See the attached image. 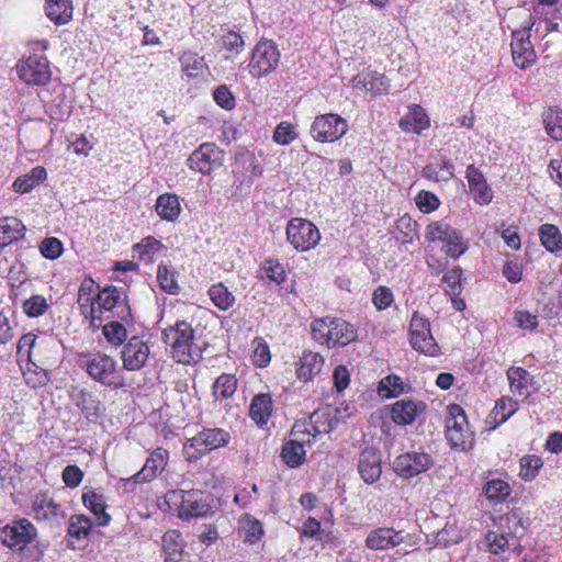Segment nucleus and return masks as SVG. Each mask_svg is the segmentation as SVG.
I'll list each match as a JSON object with an SVG mask.
<instances>
[{
    "mask_svg": "<svg viewBox=\"0 0 562 562\" xmlns=\"http://www.w3.org/2000/svg\"><path fill=\"white\" fill-rule=\"evenodd\" d=\"M16 71L22 81L34 86L46 85L52 77L48 60L43 55H32L20 60Z\"/></svg>",
    "mask_w": 562,
    "mask_h": 562,
    "instance_id": "dca6fc26",
    "label": "nucleus"
},
{
    "mask_svg": "<svg viewBox=\"0 0 562 562\" xmlns=\"http://www.w3.org/2000/svg\"><path fill=\"white\" fill-rule=\"evenodd\" d=\"M462 540V531L456 525L447 522L446 526L439 530L435 536V544L449 547L456 544Z\"/></svg>",
    "mask_w": 562,
    "mask_h": 562,
    "instance_id": "5fc2aeb1",
    "label": "nucleus"
},
{
    "mask_svg": "<svg viewBox=\"0 0 562 562\" xmlns=\"http://www.w3.org/2000/svg\"><path fill=\"white\" fill-rule=\"evenodd\" d=\"M417 223L408 215L400 217L393 231V235L402 244H411L417 237Z\"/></svg>",
    "mask_w": 562,
    "mask_h": 562,
    "instance_id": "c03bdc74",
    "label": "nucleus"
},
{
    "mask_svg": "<svg viewBox=\"0 0 562 562\" xmlns=\"http://www.w3.org/2000/svg\"><path fill=\"white\" fill-rule=\"evenodd\" d=\"M423 407L422 403L411 400L396 401L391 408V418L397 425H409L415 422Z\"/></svg>",
    "mask_w": 562,
    "mask_h": 562,
    "instance_id": "bb28decb",
    "label": "nucleus"
},
{
    "mask_svg": "<svg viewBox=\"0 0 562 562\" xmlns=\"http://www.w3.org/2000/svg\"><path fill=\"white\" fill-rule=\"evenodd\" d=\"M403 391L404 385L400 376L389 375L380 381L379 393L383 397H397Z\"/></svg>",
    "mask_w": 562,
    "mask_h": 562,
    "instance_id": "680f3d73",
    "label": "nucleus"
},
{
    "mask_svg": "<svg viewBox=\"0 0 562 562\" xmlns=\"http://www.w3.org/2000/svg\"><path fill=\"white\" fill-rule=\"evenodd\" d=\"M529 27L513 32L512 35V56L515 65L520 69H527L535 64L537 55L533 46L530 42V29Z\"/></svg>",
    "mask_w": 562,
    "mask_h": 562,
    "instance_id": "a211bd4d",
    "label": "nucleus"
},
{
    "mask_svg": "<svg viewBox=\"0 0 562 562\" xmlns=\"http://www.w3.org/2000/svg\"><path fill=\"white\" fill-rule=\"evenodd\" d=\"M507 379L513 393L525 397L529 395L532 378L527 370L520 367H512L507 371Z\"/></svg>",
    "mask_w": 562,
    "mask_h": 562,
    "instance_id": "a19ab883",
    "label": "nucleus"
},
{
    "mask_svg": "<svg viewBox=\"0 0 562 562\" xmlns=\"http://www.w3.org/2000/svg\"><path fill=\"white\" fill-rule=\"evenodd\" d=\"M212 389L215 400L229 398L237 390V379L234 374L223 373L214 381Z\"/></svg>",
    "mask_w": 562,
    "mask_h": 562,
    "instance_id": "49530a36",
    "label": "nucleus"
},
{
    "mask_svg": "<svg viewBox=\"0 0 562 562\" xmlns=\"http://www.w3.org/2000/svg\"><path fill=\"white\" fill-rule=\"evenodd\" d=\"M358 471L362 480L372 484L376 482L382 474L381 458L373 449H366L360 453Z\"/></svg>",
    "mask_w": 562,
    "mask_h": 562,
    "instance_id": "b1692460",
    "label": "nucleus"
},
{
    "mask_svg": "<svg viewBox=\"0 0 562 562\" xmlns=\"http://www.w3.org/2000/svg\"><path fill=\"white\" fill-rule=\"evenodd\" d=\"M304 443L311 445L312 440L310 438L305 440L304 436H297L284 443L281 456L290 468H297L304 462L306 454Z\"/></svg>",
    "mask_w": 562,
    "mask_h": 562,
    "instance_id": "c756f323",
    "label": "nucleus"
},
{
    "mask_svg": "<svg viewBox=\"0 0 562 562\" xmlns=\"http://www.w3.org/2000/svg\"><path fill=\"white\" fill-rule=\"evenodd\" d=\"M461 276L460 268H453L447 271L442 277V283L447 292L450 294H459L461 291Z\"/></svg>",
    "mask_w": 562,
    "mask_h": 562,
    "instance_id": "774afa93",
    "label": "nucleus"
},
{
    "mask_svg": "<svg viewBox=\"0 0 562 562\" xmlns=\"http://www.w3.org/2000/svg\"><path fill=\"white\" fill-rule=\"evenodd\" d=\"M542 465L543 462L540 457L536 454L525 456L520 459L519 476L526 482H531L537 477Z\"/></svg>",
    "mask_w": 562,
    "mask_h": 562,
    "instance_id": "603ef678",
    "label": "nucleus"
},
{
    "mask_svg": "<svg viewBox=\"0 0 562 562\" xmlns=\"http://www.w3.org/2000/svg\"><path fill=\"white\" fill-rule=\"evenodd\" d=\"M272 412L273 401L269 393H259L252 397L249 416L258 426L267 425Z\"/></svg>",
    "mask_w": 562,
    "mask_h": 562,
    "instance_id": "cd10ccee",
    "label": "nucleus"
},
{
    "mask_svg": "<svg viewBox=\"0 0 562 562\" xmlns=\"http://www.w3.org/2000/svg\"><path fill=\"white\" fill-rule=\"evenodd\" d=\"M155 211L164 221H177L182 212L179 196L175 193L160 194L156 200Z\"/></svg>",
    "mask_w": 562,
    "mask_h": 562,
    "instance_id": "c85d7f7f",
    "label": "nucleus"
},
{
    "mask_svg": "<svg viewBox=\"0 0 562 562\" xmlns=\"http://www.w3.org/2000/svg\"><path fill=\"white\" fill-rule=\"evenodd\" d=\"M171 356L180 363H195L201 359V349L195 344L194 329L186 321H177L162 333Z\"/></svg>",
    "mask_w": 562,
    "mask_h": 562,
    "instance_id": "7ed1b4c3",
    "label": "nucleus"
},
{
    "mask_svg": "<svg viewBox=\"0 0 562 562\" xmlns=\"http://www.w3.org/2000/svg\"><path fill=\"white\" fill-rule=\"evenodd\" d=\"M133 325L131 322L121 319L111 321L102 326V333L105 340L113 347H119L124 344L128 336V327Z\"/></svg>",
    "mask_w": 562,
    "mask_h": 562,
    "instance_id": "e433bc0d",
    "label": "nucleus"
},
{
    "mask_svg": "<svg viewBox=\"0 0 562 562\" xmlns=\"http://www.w3.org/2000/svg\"><path fill=\"white\" fill-rule=\"evenodd\" d=\"M297 137L294 126L289 122H281L273 133V140L279 145H289Z\"/></svg>",
    "mask_w": 562,
    "mask_h": 562,
    "instance_id": "69168bd1",
    "label": "nucleus"
},
{
    "mask_svg": "<svg viewBox=\"0 0 562 562\" xmlns=\"http://www.w3.org/2000/svg\"><path fill=\"white\" fill-rule=\"evenodd\" d=\"M261 271L265 278L276 282L277 284L282 283L285 280V270L283 266L274 259L269 258L265 260Z\"/></svg>",
    "mask_w": 562,
    "mask_h": 562,
    "instance_id": "0e129e2a",
    "label": "nucleus"
},
{
    "mask_svg": "<svg viewBox=\"0 0 562 562\" xmlns=\"http://www.w3.org/2000/svg\"><path fill=\"white\" fill-rule=\"evenodd\" d=\"M78 304L85 317H89L93 327H99L104 314L124 322L132 321L127 295L123 289L114 285L101 288L91 278H86L78 291Z\"/></svg>",
    "mask_w": 562,
    "mask_h": 562,
    "instance_id": "f257e3e1",
    "label": "nucleus"
},
{
    "mask_svg": "<svg viewBox=\"0 0 562 562\" xmlns=\"http://www.w3.org/2000/svg\"><path fill=\"white\" fill-rule=\"evenodd\" d=\"M286 240L295 250L304 252L318 245L321 233L311 221L295 217L286 225Z\"/></svg>",
    "mask_w": 562,
    "mask_h": 562,
    "instance_id": "ddd939ff",
    "label": "nucleus"
},
{
    "mask_svg": "<svg viewBox=\"0 0 562 562\" xmlns=\"http://www.w3.org/2000/svg\"><path fill=\"white\" fill-rule=\"evenodd\" d=\"M349 125L338 114L328 113L314 119L310 133L312 137L321 143H333L347 134Z\"/></svg>",
    "mask_w": 562,
    "mask_h": 562,
    "instance_id": "4468645a",
    "label": "nucleus"
},
{
    "mask_svg": "<svg viewBox=\"0 0 562 562\" xmlns=\"http://www.w3.org/2000/svg\"><path fill=\"white\" fill-rule=\"evenodd\" d=\"M150 349L144 340L137 336L128 339L121 352L124 369L128 371L140 370L147 362Z\"/></svg>",
    "mask_w": 562,
    "mask_h": 562,
    "instance_id": "412c9836",
    "label": "nucleus"
},
{
    "mask_svg": "<svg viewBox=\"0 0 562 562\" xmlns=\"http://www.w3.org/2000/svg\"><path fill=\"white\" fill-rule=\"evenodd\" d=\"M207 295L214 306L223 312L228 311L236 302L233 292L222 282L211 285Z\"/></svg>",
    "mask_w": 562,
    "mask_h": 562,
    "instance_id": "79ce46f5",
    "label": "nucleus"
},
{
    "mask_svg": "<svg viewBox=\"0 0 562 562\" xmlns=\"http://www.w3.org/2000/svg\"><path fill=\"white\" fill-rule=\"evenodd\" d=\"M446 417V438L453 448L465 450L471 447L473 434L470 430L467 415L460 405L448 406Z\"/></svg>",
    "mask_w": 562,
    "mask_h": 562,
    "instance_id": "9b49d317",
    "label": "nucleus"
},
{
    "mask_svg": "<svg viewBox=\"0 0 562 562\" xmlns=\"http://www.w3.org/2000/svg\"><path fill=\"white\" fill-rule=\"evenodd\" d=\"M32 513L37 520L53 521L59 516V506L47 494H36L32 501Z\"/></svg>",
    "mask_w": 562,
    "mask_h": 562,
    "instance_id": "7c9ffc66",
    "label": "nucleus"
},
{
    "mask_svg": "<svg viewBox=\"0 0 562 562\" xmlns=\"http://www.w3.org/2000/svg\"><path fill=\"white\" fill-rule=\"evenodd\" d=\"M46 178V169L43 166H36L32 168L27 173L18 177L12 183V189L16 193H29L34 188L43 183Z\"/></svg>",
    "mask_w": 562,
    "mask_h": 562,
    "instance_id": "f704fd0d",
    "label": "nucleus"
},
{
    "mask_svg": "<svg viewBox=\"0 0 562 562\" xmlns=\"http://www.w3.org/2000/svg\"><path fill=\"white\" fill-rule=\"evenodd\" d=\"M166 247L153 236L143 238L133 247V256L145 262H153Z\"/></svg>",
    "mask_w": 562,
    "mask_h": 562,
    "instance_id": "c9c22d12",
    "label": "nucleus"
},
{
    "mask_svg": "<svg viewBox=\"0 0 562 562\" xmlns=\"http://www.w3.org/2000/svg\"><path fill=\"white\" fill-rule=\"evenodd\" d=\"M430 126L426 111L417 104L409 106V111L400 121V127L406 133L419 134Z\"/></svg>",
    "mask_w": 562,
    "mask_h": 562,
    "instance_id": "a878e982",
    "label": "nucleus"
},
{
    "mask_svg": "<svg viewBox=\"0 0 562 562\" xmlns=\"http://www.w3.org/2000/svg\"><path fill=\"white\" fill-rule=\"evenodd\" d=\"M465 178L469 184V192L476 204L487 205L493 201L494 192L480 169L474 165L468 166Z\"/></svg>",
    "mask_w": 562,
    "mask_h": 562,
    "instance_id": "4be33fe9",
    "label": "nucleus"
},
{
    "mask_svg": "<svg viewBox=\"0 0 562 562\" xmlns=\"http://www.w3.org/2000/svg\"><path fill=\"white\" fill-rule=\"evenodd\" d=\"M510 493V485L501 479L490 480L483 486V495L486 497L491 505H498L504 503Z\"/></svg>",
    "mask_w": 562,
    "mask_h": 562,
    "instance_id": "ea45409f",
    "label": "nucleus"
},
{
    "mask_svg": "<svg viewBox=\"0 0 562 562\" xmlns=\"http://www.w3.org/2000/svg\"><path fill=\"white\" fill-rule=\"evenodd\" d=\"M71 0H46L45 14L56 25L67 24L72 19Z\"/></svg>",
    "mask_w": 562,
    "mask_h": 562,
    "instance_id": "473e14b6",
    "label": "nucleus"
},
{
    "mask_svg": "<svg viewBox=\"0 0 562 562\" xmlns=\"http://www.w3.org/2000/svg\"><path fill=\"white\" fill-rule=\"evenodd\" d=\"M182 71L189 79L201 77L206 68L204 59L196 54L187 52L180 57Z\"/></svg>",
    "mask_w": 562,
    "mask_h": 562,
    "instance_id": "de8ad7c7",
    "label": "nucleus"
},
{
    "mask_svg": "<svg viewBox=\"0 0 562 562\" xmlns=\"http://www.w3.org/2000/svg\"><path fill=\"white\" fill-rule=\"evenodd\" d=\"M25 226L16 217L0 218V250L24 237Z\"/></svg>",
    "mask_w": 562,
    "mask_h": 562,
    "instance_id": "72a5a7b5",
    "label": "nucleus"
},
{
    "mask_svg": "<svg viewBox=\"0 0 562 562\" xmlns=\"http://www.w3.org/2000/svg\"><path fill=\"white\" fill-rule=\"evenodd\" d=\"M415 204L420 212L429 214L440 206V200L435 193L422 190L415 196Z\"/></svg>",
    "mask_w": 562,
    "mask_h": 562,
    "instance_id": "e2e57ef3",
    "label": "nucleus"
},
{
    "mask_svg": "<svg viewBox=\"0 0 562 562\" xmlns=\"http://www.w3.org/2000/svg\"><path fill=\"white\" fill-rule=\"evenodd\" d=\"M454 166L451 161L432 162L423 168L424 178L435 182H448L453 177Z\"/></svg>",
    "mask_w": 562,
    "mask_h": 562,
    "instance_id": "37998d69",
    "label": "nucleus"
},
{
    "mask_svg": "<svg viewBox=\"0 0 562 562\" xmlns=\"http://www.w3.org/2000/svg\"><path fill=\"white\" fill-rule=\"evenodd\" d=\"M252 363L258 368H266L271 361L270 348L266 340L261 337H256L251 342Z\"/></svg>",
    "mask_w": 562,
    "mask_h": 562,
    "instance_id": "6e6d98bb",
    "label": "nucleus"
},
{
    "mask_svg": "<svg viewBox=\"0 0 562 562\" xmlns=\"http://www.w3.org/2000/svg\"><path fill=\"white\" fill-rule=\"evenodd\" d=\"M168 450L160 447L155 449L139 470V473L145 477V482H153L159 474H161L168 464Z\"/></svg>",
    "mask_w": 562,
    "mask_h": 562,
    "instance_id": "393cba45",
    "label": "nucleus"
},
{
    "mask_svg": "<svg viewBox=\"0 0 562 562\" xmlns=\"http://www.w3.org/2000/svg\"><path fill=\"white\" fill-rule=\"evenodd\" d=\"M432 464L431 457L426 452H406L394 461L395 472L405 479L414 477L427 471Z\"/></svg>",
    "mask_w": 562,
    "mask_h": 562,
    "instance_id": "6ab92c4d",
    "label": "nucleus"
},
{
    "mask_svg": "<svg viewBox=\"0 0 562 562\" xmlns=\"http://www.w3.org/2000/svg\"><path fill=\"white\" fill-rule=\"evenodd\" d=\"M539 237L542 246L550 252L562 249V234L553 224H543L539 228Z\"/></svg>",
    "mask_w": 562,
    "mask_h": 562,
    "instance_id": "a18cd8bd",
    "label": "nucleus"
},
{
    "mask_svg": "<svg viewBox=\"0 0 562 562\" xmlns=\"http://www.w3.org/2000/svg\"><path fill=\"white\" fill-rule=\"evenodd\" d=\"M21 368L23 371V376H24L25 383L29 386L36 389V387H41L47 383L48 375H47L46 370L36 366L32 360H31V362L26 361L25 367L21 366Z\"/></svg>",
    "mask_w": 562,
    "mask_h": 562,
    "instance_id": "3c124183",
    "label": "nucleus"
},
{
    "mask_svg": "<svg viewBox=\"0 0 562 562\" xmlns=\"http://www.w3.org/2000/svg\"><path fill=\"white\" fill-rule=\"evenodd\" d=\"M239 527L243 531L245 541L249 543H257L265 533L261 522L248 514H245L239 519Z\"/></svg>",
    "mask_w": 562,
    "mask_h": 562,
    "instance_id": "09e8293b",
    "label": "nucleus"
},
{
    "mask_svg": "<svg viewBox=\"0 0 562 562\" xmlns=\"http://www.w3.org/2000/svg\"><path fill=\"white\" fill-rule=\"evenodd\" d=\"M547 134L554 140H562V110L550 108L543 113Z\"/></svg>",
    "mask_w": 562,
    "mask_h": 562,
    "instance_id": "8fccbe9b",
    "label": "nucleus"
},
{
    "mask_svg": "<svg viewBox=\"0 0 562 562\" xmlns=\"http://www.w3.org/2000/svg\"><path fill=\"white\" fill-rule=\"evenodd\" d=\"M49 308L48 301L41 294L31 295L22 304L24 314L31 318L44 315Z\"/></svg>",
    "mask_w": 562,
    "mask_h": 562,
    "instance_id": "864d4df0",
    "label": "nucleus"
},
{
    "mask_svg": "<svg viewBox=\"0 0 562 562\" xmlns=\"http://www.w3.org/2000/svg\"><path fill=\"white\" fill-rule=\"evenodd\" d=\"M520 529H522L521 520L515 513L502 516L497 530H490L484 537L487 551L501 554L512 548L516 554H520L521 547L516 542H510L512 539L518 537Z\"/></svg>",
    "mask_w": 562,
    "mask_h": 562,
    "instance_id": "423d86ee",
    "label": "nucleus"
},
{
    "mask_svg": "<svg viewBox=\"0 0 562 562\" xmlns=\"http://www.w3.org/2000/svg\"><path fill=\"white\" fill-rule=\"evenodd\" d=\"M37 337L33 333H27L23 335L16 345V353L19 357V361L23 360V358L26 359V361L32 360V351L33 348L36 346Z\"/></svg>",
    "mask_w": 562,
    "mask_h": 562,
    "instance_id": "338daca9",
    "label": "nucleus"
},
{
    "mask_svg": "<svg viewBox=\"0 0 562 562\" xmlns=\"http://www.w3.org/2000/svg\"><path fill=\"white\" fill-rule=\"evenodd\" d=\"M425 238L430 243H441L447 256L459 258L469 249V243L462 233L445 220L430 222L425 229Z\"/></svg>",
    "mask_w": 562,
    "mask_h": 562,
    "instance_id": "6e6552de",
    "label": "nucleus"
},
{
    "mask_svg": "<svg viewBox=\"0 0 562 562\" xmlns=\"http://www.w3.org/2000/svg\"><path fill=\"white\" fill-rule=\"evenodd\" d=\"M280 61V52L271 40H260L251 50L247 70L251 78L260 79L276 70Z\"/></svg>",
    "mask_w": 562,
    "mask_h": 562,
    "instance_id": "9d476101",
    "label": "nucleus"
},
{
    "mask_svg": "<svg viewBox=\"0 0 562 562\" xmlns=\"http://www.w3.org/2000/svg\"><path fill=\"white\" fill-rule=\"evenodd\" d=\"M244 47L245 42L236 32H228L223 36V48L227 52V55L224 56L226 60H234L244 50Z\"/></svg>",
    "mask_w": 562,
    "mask_h": 562,
    "instance_id": "052dcab7",
    "label": "nucleus"
},
{
    "mask_svg": "<svg viewBox=\"0 0 562 562\" xmlns=\"http://www.w3.org/2000/svg\"><path fill=\"white\" fill-rule=\"evenodd\" d=\"M36 537L35 526L26 518L13 520L0 530V541L14 552H22Z\"/></svg>",
    "mask_w": 562,
    "mask_h": 562,
    "instance_id": "f8f14e48",
    "label": "nucleus"
},
{
    "mask_svg": "<svg viewBox=\"0 0 562 562\" xmlns=\"http://www.w3.org/2000/svg\"><path fill=\"white\" fill-rule=\"evenodd\" d=\"M409 342L420 353L435 356L438 352V345L432 337L430 323L418 312H415L411 319Z\"/></svg>",
    "mask_w": 562,
    "mask_h": 562,
    "instance_id": "2eb2a0df",
    "label": "nucleus"
},
{
    "mask_svg": "<svg viewBox=\"0 0 562 562\" xmlns=\"http://www.w3.org/2000/svg\"><path fill=\"white\" fill-rule=\"evenodd\" d=\"M79 363L93 381L114 389L123 386V379L113 357L101 352L83 353Z\"/></svg>",
    "mask_w": 562,
    "mask_h": 562,
    "instance_id": "39448f33",
    "label": "nucleus"
},
{
    "mask_svg": "<svg viewBox=\"0 0 562 562\" xmlns=\"http://www.w3.org/2000/svg\"><path fill=\"white\" fill-rule=\"evenodd\" d=\"M404 540L403 531L392 527H378L368 532L364 544L372 551H387L402 544Z\"/></svg>",
    "mask_w": 562,
    "mask_h": 562,
    "instance_id": "aec40b11",
    "label": "nucleus"
},
{
    "mask_svg": "<svg viewBox=\"0 0 562 562\" xmlns=\"http://www.w3.org/2000/svg\"><path fill=\"white\" fill-rule=\"evenodd\" d=\"M351 85L355 89L372 94H384L390 89L389 79L384 75L370 69L357 74L351 79Z\"/></svg>",
    "mask_w": 562,
    "mask_h": 562,
    "instance_id": "5701e85b",
    "label": "nucleus"
},
{
    "mask_svg": "<svg viewBox=\"0 0 562 562\" xmlns=\"http://www.w3.org/2000/svg\"><path fill=\"white\" fill-rule=\"evenodd\" d=\"M518 411V403L507 396L501 397L493 409L495 419L498 424L505 423Z\"/></svg>",
    "mask_w": 562,
    "mask_h": 562,
    "instance_id": "bf43d9fd",
    "label": "nucleus"
},
{
    "mask_svg": "<svg viewBox=\"0 0 562 562\" xmlns=\"http://www.w3.org/2000/svg\"><path fill=\"white\" fill-rule=\"evenodd\" d=\"M91 528L92 522L90 518L83 515H75L69 520L68 533L71 537L81 540L90 535Z\"/></svg>",
    "mask_w": 562,
    "mask_h": 562,
    "instance_id": "13d9d810",
    "label": "nucleus"
},
{
    "mask_svg": "<svg viewBox=\"0 0 562 562\" xmlns=\"http://www.w3.org/2000/svg\"><path fill=\"white\" fill-rule=\"evenodd\" d=\"M183 539L178 530H169L162 536V550L166 562H180L183 553Z\"/></svg>",
    "mask_w": 562,
    "mask_h": 562,
    "instance_id": "4c0bfd02",
    "label": "nucleus"
},
{
    "mask_svg": "<svg viewBox=\"0 0 562 562\" xmlns=\"http://www.w3.org/2000/svg\"><path fill=\"white\" fill-rule=\"evenodd\" d=\"M231 434L223 428H203L183 443V456L188 462H196L213 450L226 447Z\"/></svg>",
    "mask_w": 562,
    "mask_h": 562,
    "instance_id": "0eeeda50",
    "label": "nucleus"
},
{
    "mask_svg": "<svg viewBox=\"0 0 562 562\" xmlns=\"http://www.w3.org/2000/svg\"><path fill=\"white\" fill-rule=\"evenodd\" d=\"M324 357L315 351H304L296 370L297 378L302 381H310L318 374L324 366Z\"/></svg>",
    "mask_w": 562,
    "mask_h": 562,
    "instance_id": "2f4dec72",
    "label": "nucleus"
},
{
    "mask_svg": "<svg viewBox=\"0 0 562 562\" xmlns=\"http://www.w3.org/2000/svg\"><path fill=\"white\" fill-rule=\"evenodd\" d=\"M157 281L160 288L169 294H177L180 290V286L176 279V273L168 266L160 265L158 267Z\"/></svg>",
    "mask_w": 562,
    "mask_h": 562,
    "instance_id": "4d7b16f0",
    "label": "nucleus"
},
{
    "mask_svg": "<svg viewBox=\"0 0 562 562\" xmlns=\"http://www.w3.org/2000/svg\"><path fill=\"white\" fill-rule=\"evenodd\" d=\"M348 405L341 404L337 407L327 406L313 412L307 422L296 423L292 435L307 436L311 440L319 435L330 432L337 425L350 416Z\"/></svg>",
    "mask_w": 562,
    "mask_h": 562,
    "instance_id": "20e7f679",
    "label": "nucleus"
},
{
    "mask_svg": "<svg viewBox=\"0 0 562 562\" xmlns=\"http://www.w3.org/2000/svg\"><path fill=\"white\" fill-rule=\"evenodd\" d=\"M312 338L328 349L345 347L358 338L355 325L339 317L325 316L311 324Z\"/></svg>",
    "mask_w": 562,
    "mask_h": 562,
    "instance_id": "f03ea898",
    "label": "nucleus"
},
{
    "mask_svg": "<svg viewBox=\"0 0 562 562\" xmlns=\"http://www.w3.org/2000/svg\"><path fill=\"white\" fill-rule=\"evenodd\" d=\"M170 501L179 502L178 517L182 520L205 517L212 513V497L200 490L172 491Z\"/></svg>",
    "mask_w": 562,
    "mask_h": 562,
    "instance_id": "1a4fd4ad",
    "label": "nucleus"
},
{
    "mask_svg": "<svg viewBox=\"0 0 562 562\" xmlns=\"http://www.w3.org/2000/svg\"><path fill=\"white\" fill-rule=\"evenodd\" d=\"M223 153L212 143H204L199 146L188 158L187 165L193 170L207 175L222 166Z\"/></svg>",
    "mask_w": 562,
    "mask_h": 562,
    "instance_id": "f3484780",
    "label": "nucleus"
},
{
    "mask_svg": "<svg viewBox=\"0 0 562 562\" xmlns=\"http://www.w3.org/2000/svg\"><path fill=\"white\" fill-rule=\"evenodd\" d=\"M82 501L85 506L93 513L100 526H106L110 522L111 517L105 512L106 506L102 494L89 491L82 494Z\"/></svg>",
    "mask_w": 562,
    "mask_h": 562,
    "instance_id": "58836bf2",
    "label": "nucleus"
}]
</instances>
